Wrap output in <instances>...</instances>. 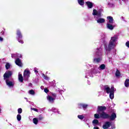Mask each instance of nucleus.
I'll return each mask as SVG.
<instances>
[{"instance_id": "79ce46f5", "label": "nucleus", "mask_w": 129, "mask_h": 129, "mask_svg": "<svg viewBox=\"0 0 129 129\" xmlns=\"http://www.w3.org/2000/svg\"><path fill=\"white\" fill-rule=\"evenodd\" d=\"M34 72L35 73H38V71H37V69L36 68L34 69Z\"/></svg>"}, {"instance_id": "37998d69", "label": "nucleus", "mask_w": 129, "mask_h": 129, "mask_svg": "<svg viewBox=\"0 0 129 129\" xmlns=\"http://www.w3.org/2000/svg\"><path fill=\"white\" fill-rule=\"evenodd\" d=\"M94 129H99V128L98 126H95L94 127Z\"/></svg>"}, {"instance_id": "c85d7f7f", "label": "nucleus", "mask_w": 129, "mask_h": 129, "mask_svg": "<svg viewBox=\"0 0 129 129\" xmlns=\"http://www.w3.org/2000/svg\"><path fill=\"white\" fill-rule=\"evenodd\" d=\"M94 117L95 118H100V114L96 113L94 114Z\"/></svg>"}, {"instance_id": "f257e3e1", "label": "nucleus", "mask_w": 129, "mask_h": 129, "mask_svg": "<svg viewBox=\"0 0 129 129\" xmlns=\"http://www.w3.org/2000/svg\"><path fill=\"white\" fill-rule=\"evenodd\" d=\"M117 41V35H114L111 37L108 46H106L105 49L107 52H109L110 50L115 48L116 46V41Z\"/></svg>"}, {"instance_id": "c756f323", "label": "nucleus", "mask_w": 129, "mask_h": 129, "mask_svg": "<svg viewBox=\"0 0 129 129\" xmlns=\"http://www.w3.org/2000/svg\"><path fill=\"white\" fill-rule=\"evenodd\" d=\"M96 55L97 56H101V51L100 50H98V51H96Z\"/></svg>"}, {"instance_id": "f704fd0d", "label": "nucleus", "mask_w": 129, "mask_h": 129, "mask_svg": "<svg viewBox=\"0 0 129 129\" xmlns=\"http://www.w3.org/2000/svg\"><path fill=\"white\" fill-rule=\"evenodd\" d=\"M22 112H23V110H22V108H19L18 109V113H22Z\"/></svg>"}, {"instance_id": "cd10ccee", "label": "nucleus", "mask_w": 129, "mask_h": 129, "mask_svg": "<svg viewBox=\"0 0 129 129\" xmlns=\"http://www.w3.org/2000/svg\"><path fill=\"white\" fill-rule=\"evenodd\" d=\"M29 94H31V95H35V91H34L33 90H29Z\"/></svg>"}, {"instance_id": "a19ab883", "label": "nucleus", "mask_w": 129, "mask_h": 129, "mask_svg": "<svg viewBox=\"0 0 129 129\" xmlns=\"http://www.w3.org/2000/svg\"><path fill=\"white\" fill-rule=\"evenodd\" d=\"M0 41L1 42H3L4 41V38H3L2 37H0Z\"/></svg>"}, {"instance_id": "aec40b11", "label": "nucleus", "mask_w": 129, "mask_h": 129, "mask_svg": "<svg viewBox=\"0 0 129 129\" xmlns=\"http://www.w3.org/2000/svg\"><path fill=\"white\" fill-rule=\"evenodd\" d=\"M98 69L99 70H104V69H105V64H102L98 67Z\"/></svg>"}, {"instance_id": "5701e85b", "label": "nucleus", "mask_w": 129, "mask_h": 129, "mask_svg": "<svg viewBox=\"0 0 129 129\" xmlns=\"http://www.w3.org/2000/svg\"><path fill=\"white\" fill-rule=\"evenodd\" d=\"M100 61H101V58H95L94 59V62H95V63H99Z\"/></svg>"}, {"instance_id": "0eeeda50", "label": "nucleus", "mask_w": 129, "mask_h": 129, "mask_svg": "<svg viewBox=\"0 0 129 129\" xmlns=\"http://www.w3.org/2000/svg\"><path fill=\"white\" fill-rule=\"evenodd\" d=\"M13 75V72L11 71L6 72V73L4 75V79L6 80L9 77H11Z\"/></svg>"}, {"instance_id": "58836bf2", "label": "nucleus", "mask_w": 129, "mask_h": 129, "mask_svg": "<svg viewBox=\"0 0 129 129\" xmlns=\"http://www.w3.org/2000/svg\"><path fill=\"white\" fill-rule=\"evenodd\" d=\"M44 92H45V93H48L49 92V90L47 88L44 89Z\"/></svg>"}, {"instance_id": "412c9836", "label": "nucleus", "mask_w": 129, "mask_h": 129, "mask_svg": "<svg viewBox=\"0 0 129 129\" xmlns=\"http://www.w3.org/2000/svg\"><path fill=\"white\" fill-rule=\"evenodd\" d=\"M18 78L20 82H23L24 79L23 78V76H22V74H19Z\"/></svg>"}, {"instance_id": "ddd939ff", "label": "nucleus", "mask_w": 129, "mask_h": 129, "mask_svg": "<svg viewBox=\"0 0 129 129\" xmlns=\"http://www.w3.org/2000/svg\"><path fill=\"white\" fill-rule=\"evenodd\" d=\"M107 19L108 21L107 24L113 23V18H112V17H111V16L107 17Z\"/></svg>"}, {"instance_id": "1a4fd4ad", "label": "nucleus", "mask_w": 129, "mask_h": 129, "mask_svg": "<svg viewBox=\"0 0 129 129\" xmlns=\"http://www.w3.org/2000/svg\"><path fill=\"white\" fill-rule=\"evenodd\" d=\"M106 109V107L105 106H98V110H97V112L98 113H100V111H103L104 110H105Z\"/></svg>"}, {"instance_id": "f03ea898", "label": "nucleus", "mask_w": 129, "mask_h": 129, "mask_svg": "<svg viewBox=\"0 0 129 129\" xmlns=\"http://www.w3.org/2000/svg\"><path fill=\"white\" fill-rule=\"evenodd\" d=\"M93 16H97L95 17V19H96V21H97V23L98 24H103L105 23V19L102 18H100L101 17V12L97 11V10L94 9L93 11Z\"/></svg>"}, {"instance_id": "6ab92c4d", "label": "nucleus", "mask_w": 129, "mask_h": 129, "mask_svg": "<svg viewBox=\"0 0 129 129\" xmlns=\"http://www.w3.org/2000/svg\"><path fill=\"white\" fill-rule=\"evenodd\" d=\"M92 123L94 126H96V125H97V124L99 123V122L98 121V120L94 119V120H93Z\"/></svg>"}, {"instance_id": "c9c22d12", "label": "nucleus", "mask_w": 129, "mask_h": 129, "mask_svg": "<svg viewBox=\"0 0 129 129\" xmlns=\"http://www.w3.org/2000/svg\"><path fill=\"white\" fill-rule=\"evenodd\" d=\"M52 98H54V99H56V96L57 95H56V94L55 93H53L52 94Z\"/></svg>"}, {"instance_id": "473e14b6", "label": "nucleus", "mask_w": 129, "mask_h": 129, "mask_svg": "<svg viewBox=\"0 0 129 129\" xmlns=\"http://www.w3.org/2000/svg\"><path fill=\"white\" fill-rule=\"evenodd\" d=\"M78 118H79V119L82 120V119H83V118H84V116L79 115L78 116Z\"/></svg>"}, {"instance_id": "393cba45", "label": "nucleus", "mask_w": 129, "mask_h": 129, "mask_svg": "<svg viewBox=\"0 0 129 129\" xmlns=\"http://www.w3.org/2000/svg\"><path fill=\"white\" fill-rule=\"evenodd\" d=\"M33 123L34 124H38V119L37 118H34L33 119Z\"/></svg>"}, {"instance_id": "f8f14e48", "label": "nucleus", "mask_w": 129, "mask_h": 129, "mask_svg": "<svg viewBox=\"0 0 129 129\" xmlns=\"http://www.w3.org/2000/svg\"><path fill=\"white\" fill-rule=\"evenodd\" d=\"M6 84L8 85V86H9V87H14V83L9 81L8 80H6Z\"/></svg>"}, {"instance_id": "a211bd4d", "label": "nucleus", "mask_w": 129, "mask_h": 129, "mask_svg": "<svg viewBox=\"0 0 129 129\" xmlns=\"http://www.w3.org/2000/svg\"><path fill=\"white\" fill-rule=\"evenodd\" d=\"M111 23L107 24V28L109 30H113V28H114V26L110 24Z\"/></svg>"}, {"instance_id": "f3484780", "label": "nucleus", "mask_w": 129, "mask_h": 129, "mask_svg": "<svg viewBox=\"0 0 129 129\" xmlns=\"http://www.w3.org/2000/svg\"><path fill=\"white\" fill-rule=\"evenodd\" d=\"M87 106H88V105L85 104H80L79 105V107L80 108H84V109L87 108Z\"/></svg>"}, {"instance_id": "9b49d317", "label": "nucleus", "mask_w": 129, "mask_h": 129, "mask_svg": "<svg viewBox=\"0 0 129 129\" xmlns=\"http://www.w3.org/2000/svg\"><path fill=\"white\" fill-rule=\"evenodd\" d=\"M47 99L49 102H50V103H53V102H54V100H55V98L50 95H48L47 96Z\"/></svg>"}, {"instance_id": "4468645a", "label": "nucleus", "mask_w": 129, "mask_h": 129, "mask_svg": "<svg viewBox=\"0 0 129 129\" xmlns=\"http://www.w3.org/2000/svg\"><path fill=\"white\" fill-rule=\"evenodd\" d=\"M110 119L111 120H114L116 118V114L113 113L110 116H109Z\"/></svg>"}, {"instance_id": "b1692460", "label": "nucleus", "mask_w": 129, "mask_h": 129, "mask_svg": "<svg viewBox=\"0 0 129 129\" xmlns=\"http://www.w3.org/2000/svg\"><path fill=\"white\" fill-rule=\"evenodd\" d=\"M78 3L80 6H84V0H78Z\"/></svg>"}, {"instance_id": "423d86ee", "label": "nucleus", "mask_w": 129, "mask_h": 129, "mask_svg": "<svg viewBox=\"0 0 129 129\" xmlns=\"http://www.w3.org/2000/svg\"><path fill=\"white\" fill-rule=\"evenodd\" d=\"M30 71L28 70H25L24 72V77L25 79V80H28V79L29 77H30Z\"/></svg>"}, {"instance_id": "9d476101", "label": "nucleus", "mask_w": 129, "mask_h": 129, "mask_svg": "<svg viewBox=\"0 0 129 129\" xmlns=\"http://www.w3.org/2000/svg\"><path fill=\"white\" fill-rule=\"evenodd\" d=\"M15 63L16 65H18V66H19V67H22V66L23 65V63H22V61L20 58H17L15 60Z\"/></svg>"}, {"instance_id": "6e6552de", "label": "nucleus", "mask_w": 129, "mask_h": 129, "mask_svg": "<svg viewBox=\"0 0 129 129\" xmlns=\"http://www.w3.org/2000/svg\"><path fill=\"white\" fill-rule=\"evenodd\" d=\"M111 125V122L109 121H107L105 122L104 124L103 125V129H107Z\"/></svg>"}, {"instance_id": "a18cd8bd", "label": "nucleus", "mask_w": 129, "mask_h": 129, "mask_svg": "<svg viewBox=\"0 0 129 129\" xmlns=\"http://www.w3.org/2000/svg\"><path fill=\"white\" fill-rule=\"evenodd\" d=\"M111 129H112V128H111Z\"/></svg>"}, {"instance_id": "20e7f679", "label": "nucleus", "mask_w": 129, "mask_h": 129, "mask_svg": "<svg viewBox=\"0 0 129 129\" xmlns=\"http://www.w3.org/2000/svg\"><path fill=\"white\" fill-rule=\"evenodd\" d=\"M17 36L18 37V42L19 43H21V44H24V41L23 40L20 39L21 38H22V33H21V31L20 30H17Z\"/></svg>"}, {"instance_id": "72a5a7b5", "label": "nucleus", "mask_w": 129, "mask_h": 129, "mask_svg": "<svg viewBox=\"0 0 129 129\" xmlns=\"http://www.w3.org/2000/svg\"><path fill=\"white\" fill-rule=\"evenodd\" d=\"M51 111H53L54 112H56L57 111H58V110L55 108L53 107L51 109Z\"/></svg>"}, {"instance_id": "c03bdc74", "label": "nucleus", "mask_w": 129, "mask_h": 129, "mask_svg": "<svg viewBox=\"0 0 129 129\" xmlns=\"http://www.w3.org/2000/svg\"><path fill=\"white\" fill-rule=\"evenodd\" d=\"M41 89H42V88H43V86H41Z\"/></svg>"}, {"instance_id": "ea45409f", "label": "nucleus", "mask_w": 129, "mask_h": 129, "mask_svg": "<svg viewBox=\"0 0 129 129\" xmlns=\"http://www.w3.org/2000/svg\"><path fill=\"white\" fill-rule=\"evenodd\" d=\"M126 46L129 48V41L126 42Z\"/></svg>"}, {"instance_id": "39448f33", "label": "nucleus", "mask_w": 129, "mask_h": 129, "mask_svg": "<svg viewBox=\"0 0 129 129\" xmlns=\"http://www.w3.org/2000/svg\"><path fill=\"white\" fill-rule=\"evenodd\" d=\"M99 113L101 118H109V115L105 113L104 111H102L101 113Z\"/></svg>"}, {"instance_id": "7ed1b4c3", "label": "nucleus", "mask_w": 129, "mask_h": 129, "mask_svg": "<svg viewBox=\"0 0 129 129\" xmlns=\"http://www.w3.org/2000/svg\"><path fill=\"white\" fill-rule=\"evenodd\" d=\"M104 90L108 94L110 93L109 97L111 99H113L114 97V92L116 89L114 87H111V88L108 86H105L104 87Z\"/></svg>"}, {"instance_id": "7c9ffc66", "label": "nucleus", "mask_w": 129, "mask_h": 129, "mask_svg": "<svg viewBox=\"0 0 129 129\" xmlns=\"http://www.w3.org/2000/svg\"><path fill=\"white\" fill-rule=\"evenodd\" d=\"M10 67H11V64H10L9 62H7L6 64V69H9Z\"/></svg>"}, {"instance_id": "4be33fe9", "label": "nucleus", "mask_w": 129, "mask_h": 129, "mask_svg": "<svg viewBox=\"0 0 129 129\" xmlns=\"http://www.w3.org/2000/svg\"><path fill=\"white\" fill-rule=\"evenodd\" d=\"M124 85H125V87H129V79H126V80L125 81Z\"/></svg>"}, {"instance_id": "bb28decb", "label": "nucleus", "mask_w": 129, "mask_h": 129, "mask_svg": "<svg viewBox=\"0 0 129 129\" xmlns=\"http://www.w3.org/2000/svg\"><path fill=\"white\" fill-rule=\"evenodd\" d=\"M115 76H116V77H118L119 76H120V72H119V71L117 70L115 73Z\"/></svg>"}, {"instance_id": "2eb2a0df", "label": "nucleus", "mask_w": 129, "mask_h": 129, "mask_svg": "<svg viewBox=\"0 0 129 129\" xmlns=\"http://www.w3.org/2000/svg\"><path fill=\"white\" fill-rule=\"evenodd\" d=\"M12 58H22V54H19L18 53L12 54Z\"/></svg>"}, {"instance_id": "a878e982", "label": "nucleus", "mask_w": 129, "mask_h": 129, "mask_svg": "<svg viewBox=\"0 0 129 129\" xmlns=\"http://www.w3.org/2000/svg\"><path fill=\"white\" fill-rule=\"evenodd\" d=\"M17 120L20 121L22 119V116L20 114H18L17 116Z\"/></svg>"}, {"instance_id": "e433bc0d", "label": "nucleus", "mask_w": 129, "mask_h": 129, "mask_svg": "<svg viewBox=\"0 0 129 129\" xmlns=\"http://www.w3.org/2000/svg\"><path fill=\"white\" fill-rule=\"evenodd\" d=\"M32 110H34V111H36V112H38V110L37 109H36L35 108H31Z\"/></svg>"}, {"instance_id": "2f4dec72", "label": "nucleus", "mask_w": 129, "mask_h": 129, "mask_svg": "<svg viewBox=\"0 0 129 129\" xmlns=\"http://www.w3.org/2000/svg\"><path fill=\"white\" fill-rule=\"evenodd\" d=\"M42 77H43V78H44V79H45V80H49V77L45 76V75H44V74L42 75Z\"/></svg>"}, {"instance_id": "dca6fc26", "label": "nucleus", "mask_w": 129, "mask_h": 129, "mask_svg": "<svg viewBox=\"0 0 129 129\" xmlns=\"http://www.w3.org/2000/svg\"><path fill=\"white\" fill-rule=\"evenodd\" d=\"M86 4L89 9H92V7H93V4L90 2H87Z\"/></svg>"}, {"instance_id": "4c0bfd02", "label": "nucleus", "mask_w": 129, "mask_h": 129, "mask_svg": "<svg viewBox=\"0 0 129 129\" xmlns=\"http://www.w3.org/2000/svg\"><path fill=\"white\" fill-rule=\"evenodd\" d=\"M43 118H44V117L42 116H39V117H38V119L39 120H42Z\"/></svg>"}]
</instances>
